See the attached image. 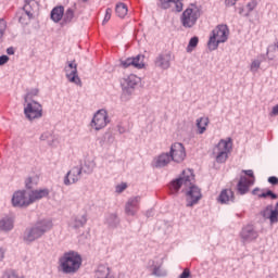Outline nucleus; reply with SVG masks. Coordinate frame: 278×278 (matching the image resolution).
<instances>
[{"mask_svg": "<svg viewBox=\"0 0 278 278\" xmlns=\"http://www.w3.org/2000/svg\"><path fill=\"white\" fill-rule=\"evenodd\" d=\"M184 186L188 191L186 193L187 199V207H192V205H197L201 200V189L194 186V174L191 169H186L182 172L181 177L172 181L169 188L174 190V192L179 191V189Z\"/></svg>", "mask_w": 278, "mask_h": 278, "instance_id": "1", "label": "nucleus"}, {"mask_svg": "<svg viewBox=\"0 0 278 278\" xmlns=\"http://www.w3.org/2000/svg\"><path fill=\"white\" fill-rule=\"evenodd\" d=\"M81 255L75 251L64 253L59 260L60 268L65 275H75L81 268Z\"/></svg>", "mask_w": 278, "mask_h": 278, "instance_id": "2", "label": "nucleus"}, {"mask_svg": "<svg viewBox=\"0 0 278 278\" xmlns=\"http://www.w3.org/2000/svg\"><path fill=\"white\" fill-rule=\"evenodd\" d=\"M229 38V28L227 25H218L212 31V35L208 39L207 47L211 51H216L220 42H227Z\"/></svg>", "mask_w": 278, "mask_h": 278, "instance_id": "3", "label": "nucleus"}, {"mask_svg": "<svg viewBox=\"0 0 278 278\" xmlns=\"http://www.w3.org/2000/svg\"><path fill=\"white\" fill-rule=\"evenodd\" d=\"M232 147L233 143L231 142V138L219 140V142L213 149V155H215L218 164L227 162V157H229Z\"/></svg>", "mask_w": 278, "mask_h": 278, "instance_id": "4", "label": "nucleus"}, {"mask_svg": "<svg viewBox=\"0 0 278 278\" xmlns=\"http://www.w3.org/2000/svg\"><path fill=\"white\" fill-rule=\"evenodd\" d=\"M200 17L201 10L199 9V7L191 4L181 14V25L182 27L190 29V27H194V25H197V22L199 21Z\"/></svg>", "mask_w": 278, "mask_h": 278, "instance_id": "5", "label": "nucleus"}, {"mask_svg": "<svg viewBox=\"0 0 278 278\" xmlns=\"http://www.w3.org/2000/svg\"><path fill=\"white\" fill-rule=\"evenodd\" d=\"M53 227V224L48 220H42L37 223L25 236V240L27 242H34V240H38L41 238L46 231H49Z\"/></svg>", "mask_w": 278, "mask_h": 278, "instance_id": "6", "label": "nucleus"}, {"mask_svg": "<svg viewBox=\"0 0 278 278\" xmlns=\"http://www.w3.org/2000/svg\"><path fill=\"white\" fill-rule=\"evenodd\" d=\"M242 173L250 178H247V176H241L237 185V191L239 194H247L251 186L255 184V174H253L252 169H243Z\"/></svg>", "mask_w": 278, "mask_h": 278, "instance_id": "7", "label": "nucleus"}, {"mask_svg": "<svg viewBox=\"0 0 278 278\" xmlns=\"http://www.w3.org/2000/svg\"><path fill=\"white\" fill-rule=\"evenodd\" d=\"M24 114L28 121L42 118V104L37 101L26 102Z\"/></svg>", "mask_w": 278, "mask_h": 278, "instance_id": "8", "label": "nucleus"}, {"mask_svg": "<svg viewBox=\"0 0 278 278\" xmlns=\"http://www.w3.org/2000/svg\"><path fill=\"white\" fill-rule=\"evenodd\" d=\"M12 205L13 207H29L31 205L29 193L25 190L15 191L12 197Z\"/></svg>", "mask_w": 278, "mask_h": 278, "instance_id": "9", "label": "nucleus"}, {"mask_svg": "<svg viewBox=\"0 0 278 278\" xmlns=\"http://www.w3.org/2000/svg\"><path fill=\"white\" fill-rule=\"evenodd\" d=\"M175 60L173 52L164 51L154 61L156 68L162 71H168L170 68V62Z\"/></svg>", "mask_w": 278, "mask_h": 278, "instance_id": "10", "label": "nucleus"}, {"mask_svg": "<svg viewBox=\"0 0 278 278\" xmlns=\"http://www.w3.org/2000/svg\"><path fill=\"white\" fill-rule=\"evenodd\" d=\"M91 127L92 129H96V131H99L104 127H108V111L99 110L93 115V118L91 121Z\"/></svg>", "mask_w": 278, "mask_h": 278, "instance_id": "11", "label": "nucleus"}, {"mask_svg": "<svg viewBox=\"0 0 278 278\" xmlns=\"http://www.w3.org/2000/svg\"><path fill=\"white\" fill-rule=\"evenodd\" d=\"M65 75L71 84H76V86H81V79L77 74V63L75 61L68 62L65 67Z\"/></svg>", "mask_w": 278, "mask_h": 278, "instance_id": "12", "label": "nucleus"}, {"mask_svg": "<svg viewBox=\"0 0 278 278\" xmlns=\"http://www.w3.org/2000/svg\"><path fill=\"white\" fill-rule=\"evenodd\" d=\"M169 155L173 162H184L186 160V148L181 143H174L170 147Z\"/></svg>", "mask_w": 278, "mask_h": 278, "instance_id": "13", "label": "nucleus"}, {"mask_svg": "<svg viewBox=\"0 0 278 278\" xmlns=\"http://www.w3.org/2000/svg\"><path fill=\"white\" fill-rule=\"evenodd\" d=\"M262 216L267 218L271 225L278 223V202L276 203L275 207L273 205H268L263 210Z\"/></svg>", "mask_w": 278, "mask_h": 278, "instance_id": "14", "label": "nucleus"}, {"mask_svg": "<svg viewBox=\"0 0 278 278\" xmlns=\"http://www.w3.org/2000/svg\"><path fill=\"white\" fill-rule=\"evenodd\" d=\"M218 203L222 205H229L236 201V195L231 189H223L217 198Z\"/></svg>", "mask_w": 278, "mask_h": 278, "instance_id": "15", "label": "nucleus"}, {"mask_svg": "<svg viewBox=\"0 0 278 278\" xmlns=\"http://www.w3.org/2000/svg\"><path fill=\"white\" fill-rule=\"evenodd\" d=\"M81 176V168L80 167H74L72 168L65 179H64V184L65 186H71V184H77V181H79V177Z\"/></svg>", "mask_w": 278, "mask_h": 278, "instance_id": "16", "label": "nucleus"}, {"mask_svg": "<svg viewBox=\"0 0 278 278\" xmlns=\"http://www.w3.org/2000/svg\"><path fill=\"white\" fill-rule=\"evenodd\" d=\"M258 236L260 235L257 231H255V228H253L251 225L245 226L241 231V238L244 242H252V240H257Z\"/></svg>", "mask_w": 278, "mask_h": 278, "instance_id": "17", "label": "nucleus"}, {"mask_svg": "<svg viewBox=\"0 0 278 278\" xmlns=\"http://www.w3.org/2000/svg\"><path fill=\"white\" fill-rule=\"evenodd\" d=\"M140 84V77L130 74L127 78H125L122 83V86L125 90H131L136 88Z\"/></svg>", "mask_w": 278, "mask_h": 278, "instance_id": "18", "label": "nucleus"}, {"mask_svg": "<svg viewBox=\"0 0 278 278\" xmlns=\"http://www.w3.org/2000/svg\"><path fill=\"white\" fill-rule=\"evenodd\" d=\"M49 189H36L28 193L31 203H36V201H40V199H46L49 195Z\"/></svg>", "mask_w": 278, "mask_h": 278, "instance_id": "19", "label": "nucleus"}, {"mask_svg": "<svg viewBox=\"0 0 278 278\" xmlns=\"http://www.w3.org/2000/svg\"><path fill=\"white\" fill-rule=\"evenodd\" d=\"M138 205H140V197H135L128 200L126 204V214L134 216L138 212Z\"/></svg>", "mask_w": 278, "mask_h": 278, "instance_id": "20", "label": "nucleus"}, {"mask_svg": "<svg viewBox=\"0 0 278 278\" xmlns=\"http://www.w3.org/2000/svg\"><path fill=\"white\" fill-rule=\"evenodd\" d=\"M170 3L175 4L176 12H181V10H184V3H181V0H160V5L163 10H168V8H170Z\"/></svg>", "mask_w": 278, "mask_h": 278, "instance_id": "21", "label": "nucleus"}, {"mask_svg": "<svg viewBox=\"0 0 278 278\" xmlns=\"http://www.w3.org/2000/svg\"><path fill=\"white\" fill-rule=\"evenodd\" d=\"M173 162V157L168 153H162L161 155L157 156L155 160V167L156 168H162L164 166H168Z\"/></svg>", "mask_w": 278, "mask_h": 278, "instance_id": "22", "label": "nucleus"}, {"mask_svg": "<svg viewBox=\"0 0 278 278\" xmlns=\"http://www.w3.org/2000/svg\"><path fill=\"white\" fill-rule=\"evenodd\" d=\"M51 18L54 23H60L64 18V7H55L51 11Z\"/></svg>", "mask_w": 278, "mask_h": 278, "instance_id": "23", "label": "nucleus"}, {"mask_svg": "<svg viewBox=\"0 0 278 278\" xmlns=\"http://www.w3.org/2000/svg\"><path fill=\"white\" fill-rule=\"evenodd\" d=\"M207 125H210V118L200 117L197 119L198 134H205L207 129Z\"/></svg>", "mask_w": 278, "mask_h": 278, "instance_id": "24", "label": "nucleus"}, {"mask_svg": "<svg viewBox=\"0 0 278 278\" xmlns=\"http://www.w3.org/2000/svg\"><path fill=\"white\" fill-rule=\"evenodd\" d=\"M13 227L14 220H12V218L7 217L0 220V229H2V231H10V229H13Z\"/></svg>", "mask_w": 278, "mask_h": 278, "instance_id": "25", "label": "nucleus"}, {"mask_svg": "<svg viewBox=\"0 0 278 278\" xmlns=\"http://www.w3.org/2000/svg\"><path fill=\"white\" fill-rule=\"evenodd\" d=\"M115 12H116L117 16H119V18H125L127 16V12H129V10L127 9V4L121 2L116 5Z\"/></svg>", "mask_w": 278, "mask_h": 278, "instance_id": "26", "label": "nucleus"}, {"mask_svg": "<svg viewBox=\"0 0 278 278\" xmlns=\"http://www.w3.org/2000/svg\"><path fill=\"white\" fill-rule=\"evenodd\" d=\"M86 223H88V218H86V215H77L74 218L72 225L73 227H75V229H79V227H84Z\"/></svg>", "mask_w": 278, "mask_h": 278, "instance_id": "27", "label": "nucleus"}, {"mask_svg": "<svg viewBox=\"0 0 278 278\" xmlns=\"http://www.w3.org/2000/svg\"><path fill=\"white\" fill-rule=\"evenodd\" d=\"M38 94H40V90H38V88L29 89L27 91L26 96L24 97L25 103H29V102L34 101V98L38 97Z\"/></svg>", "mask_w": 278, "mask_h": 278, "instance_id": "28", "label": "nucleus"}, {"mask_svg": "<svg viewBox=\"0 0 278 278\" xmlns=\"http://www.w3.org/2000/svg\"><path fill=\"white\" fill-rule=\"evenodd\" d=\"M132 66L135 68H144V55L138 54L137 56L132 58Z\"/></svg>", "mask_w": 278, "mask_h": 278, "instance_id": "29", "label": "nucleus"}, {"mask_svg": "<svg viewBox=\"0 0 278 278\" xmlns=\"http://www.w3.org/2000/svg\"><path fill=\"white\" fill-rule=\"evenodd\" d=\"M98 278H108L110 277V267L105 265H100L97 270Z\"/></svg>", "mask_w": 278, "mask_h": 278, "instance_id": "30", "label": "nucleus"}, {"mask_svg": "<svg viewBox=\"0 0 278 278\" xmlns=\"http://www.w3.org/2000/svg\"><path fill=\"white\" fill-rule=\"evenodd\" d=\"M33 16L34 14H31L30 12L24 11L21 13L18 21L20 23H22V25H25L27 23V20L29 21V18H31Z\"/></svg>", "mask_w": 278, "mask_h": 278, "instance_id": "31", "label": "nucleus"}, {"mask_svg": "<svg viewBox=\"0 0 278 278\" xmlns=\"http://www.w3.org/2000/svg\"><path fill=\"white\" fill-rule=\"evenodd\" d=\"M74 16H75V12H73L72 9H67L65 14L63 13L65 23H71V21H73Z\"/></svg>", "mask_w": 278, "mask_h": 278, "instance_id": "32", "label": "nucleus"}, {"mask_svg": "<svg viewBox=\"0 0 278 278\" xmlns=\"http://www.w3.org/2000/svg\"><path fill=\"white\" fill-rule=\"evenodd\" d=\"M197 45H199V37H192L187 47V51H192V49L197 48Z\"/></svg>", "mask_w": 278, "mask_h": 278, "instance_id": "33", "label": "nucleus"}, {"mask_svg": "<svg viewBox=\"0 0 278 278\" xmlns=\"http://www.w3.org/2000/svg\"><path fill=\"white\" fill-rule=\"evenodd\" d=\"M260 66H262V61L254 60L251 63L250 71H252V73H257V71H260Z\"/></svg>", "mask_w": 278, "mask_h": 278, "instance_id": "34", "label": "nucleus"}, {"mask_svg": "<svg viewBox=\"0 0 278 278\" xmlns=\"http://www.w3.org/2000/svg\"><path fill=\"white\" fill-rule=\"evenodd\" d=\"M121 64H122L123 68H129V66H134V59L128 58L124 61H121Z\"/></svg>", "mask_w": 278, "mask_h": 278, "instance_id": "35", "label": "nucleus"}, {"mask_svg": "<svg viewBox=\"0 0 278 278\" xmlns=\"http://www.w3.org/2000/svg\"><path fill=\"white\" fill-rule=\"evenodd\" d=\"M258 197H260V199H266V197H270L271 199H277V194L273 193V191H270V190L258 194Z\"/></svg>", "mask_w": 278, "mask_h": 278, "instance_id": "36", "label": "nucleus"}, {"mask_svg": "<svg viewBox=\"0 0 278 278\" xmlns=\"http://www.w3.org/2000/svg\"><path fill=\"white\" fill-rule=\"evenodd\" d=\"M7 27L5 21L0 20V40L3 38V34H5Z\"/></svg>", "mask_w": 278, "mask_h": 278, "instance_id": "37", "label": "nucleus"}, {"mask_svg": "<svg viewBox=\"0 0 278 278\" xmlns=\"http://www.w3.org/2000/svg\"><path fill=\"white\" fill-rule=\"evenodd\" d=\"M270 51H274L275 53H278V41L274 46H270L267 49V55H268L269 60H273V56H270Z\"/></svg>", "mask_w": 278, "mask_h": 278, "instance_id": "38", "label": "nucleus"}, {"mask_svg": "<svg viewBox=\"0 0 278 278\" xmlns=\"http://www.w3.org/2000/svg\"><path fill=\"white\" fill-rule=\"evenodd\" d=\"M125 190H127V182H122L116 186V192H118V194H121V192H125Z\"/></svg>", "mask_w": 278, "mask_h": 278, "instance_id": "39", "label": "nucleus"}, {"mask_svg": "<svg viewBox=\"0 0 278 278\" xmlns=\"http://www.w3.org/2000/svg\"><path fill=\"white\" fill-rule=\"evenodd\" d=\"M2 278H22V277L18 276V274H16L15 271H7L4 273Z\"/></svg>", "mask_w": 278, "mask_h": 278, "instance_id": "40", "label": "nucleus"}, {"mask_svg": "<svg viewBox=\"0 0 278 278\" xmlns=\"http://www.w3.org/2000/svg\"><path fill=\"white\" fill-rule=\"evenodd\" d=\"M249 12H253L254 8H257V1L252 0L247 4Z\"/></svg>", "mask_w": 278, "mask_h": 278, "instance_id": "41", "label": "nucleus"}, {"mask_svg": "<svg viewBox=\"0 0 278 278\" xmlns=\"http://www.w3.org/2000/svg\"><path fill=\"white\" fill-rule=\"evenodd\" d=\"M10 62V56L9 55H1L0 56V66H3L4 64H8Z\"/></svg>", "mask_w": 278, "mask_h": 278, "instance_id": "42", "label": "nucleus"}, {"mask_svg": "<svg viewBox=\"0 0 278 278\" xmlns=\"http://www.w3.org/2000/svg\"><path fill=\"white\" fill-rule=\"evenodd\" d=\"M112 18V9H106L103 23H108Z\"/></svg>", "mask_w": 278, "mask_h": 278, "instance_id": "43", "label": "nucleus"}, {"mask_svg": "<svg viewBox=\"0 0 278 278\" xmlns=\"http://www.w3.org/2000/svg\"><path fill=\"white\" fill-rule=\"evenodd\" d=\"M33 184H34V179L31 177L26 178V180H25L26 188L31 189Z\"/></svg>", "mask_w": 278, "mask_h": 278, "instance_id": "44", "label": "nucleus"}, {"mask_svg": "<svg viewBox=\"0 0 278 278\" xmlns=\"http://www.w3.org/2000/svg\"><path fill=\"white\" fill-rule=\"evenodd\" d=\"M179 278H190V269L185 268Z\"/></svg>", "mask_w": 278, "mask_h": 278, "instance_id": "45", "label": "nucleus"}, {"mask_svg": "<svg viewBox=\"0 0 278 278\" xmlns=\"http://www.w3.org/2000/svg\"><path fill=\"white\" fill-rule=\"evenodd\" d=\"M268 181L271 184V186H278V178L276 176H270Z\"/></svg>", "mask_w": 278, "mask_h": 278, "instance_id": "46", "label": "nucleus"}, {"mask_svg": "<svg viewBox=\"0 0 278 278\" xmlns=\"http://www.w3.org/2000/svg\"><path fill=\"white\" fill-rule=\"evenodd\" d=\"M236 3H238V0H225V5H227V8L236 5Z\"/></svg>", "mask_w": 278, "mask_h": 278, "instance_id": "47", "label": "nucleus"}, {"mask_svg": "<svg viewBox=\"0 0 278 278\" xmlns=\"http://www.w3.org/2000/svg\"><path fill=\"white\" fill-rule=\"evenodd\" d=\"M277 115H278V104L273 108L270 113V116H277Z\"/></svg>", "mask_w": 278, "mask_h": 278, "instance_id": "48", "label": "nucleus"}, {"mask_svg": "<svg viewBox=\"0 0 278 278\" xmlns=\"http://www.w3.org/2000/svg\"><path fill=\"white\" fill-rule=\"evenodd\" d=\"M7 53L8 55H14V48H8Z\"/></svg>", "mask_w": 278, "mask_h": 278, "instance_id": "49", "label": "nucleus"}, {"mask_svg": "<svg viewBox=\"0 0 278 278\" xmlns=\"http://www.w3.org/2000/svg\"><path fill=\"white\" fill-rule=\"evenodd\" d=\"M3 260V250H0V262Z\"/></svg>", "mask_w": 278, "mask_h": 278, "instance_id": "50", "label": "nucleus"}, {"mask_svg": "<svg viewBox=\"0 0 278 278\" xmlns=\"http://www.w3.org/2000/svg\"><path fill=\"white\" fill-rule=\"evenodd\" d=\"M255 192H257V189H254V190H253V193H254V194H255Z\"/></svg>", "mask_w": 278, "mask_h": 278, "instance_id": "51", "label": "nucleus"}, {"mask_svg": "<svg viewBox=\"0 0 278 278\" xmlns=\"http://www.w3.org/2000/svg\"><path fill=\"white\" fill-rule=\"evenodd\" d=\"M83 1H88V0H83Z\"/></svg>", "mask_w": 278, "mask_h": 278, "instance_id": "52", "label": "nucleus"}]
</instances>
